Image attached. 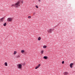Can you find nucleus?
I'll return each mask as SVG.
<instances>
[{
    "label": "nucleus",
    "instance_id": "0eeeda50",
    "mask_svg": "<svg viewBox=\"0 0 75 75\" xmlns=\"http://www.w3.org/2000/svg\"><path fill=\"white\" fill-rule=\"evenodd\" d=\"M44 52V50H42L40 52V53L41 54H43V53Z\"/></svg>",
    "mask_w": 75,
    "mask_h": 75
},
{
    "label": "nucleus",
    "instance_id": "2eb2a0df",
    "mask_svg": "<svg viewBox=\"0 0 75 75\" xmlns=\"http://www.w3.org/2000/svg\"><path fill=\"white\" fill-rule=\"evenodd\" d=\"M3 19H4V18H2L1 19V21H3Z\"/></svg>",
    "mask_w": 75,
    "mask_h": 75
},
{
    "label": "nucleus",
    "instance_id": "f03ea898",
    "mask_svg": "<svg viewBox=\"0 0 75 75\" xmlns=\"http://www.w3.org/2000/svg\"><path fill=\"white\" fill-rule=\"evenodd\" d=\"M20 2V1H18L14 4V6L16 8H18L20 5V4H19Z\"/></svg>",
    "mask_w": 75,
    "mask_h": 75
},
{
    "label": "nucleus",
    "instance_id": "5701e85b",
    "mask_svg": "<svg viewBox=\"0 0 75 75\" xmlns=\"http://www.w3.org/2000/svg\"><path fill=\"white\" fill-rule=\"evenodd\" d=\"M12 6H14V4L12 5Z\"/></svg>",
    "mask_w": 75,
    "mask_h": 75
},
{
    "label": "nucleus",
    "instance_id": "7ed1b4c3",
    "mask_svg": "<svg viewBox=\"0 0 75 75\" xmlns=\"http://www.w3.org/2000/svg\"><path fill=\"white\" fill-rule=\"evenodd\" d=\"M13 21V18H8L7 19V21L8 22H11Z\"/></svg>",
    "mask_w": 75,
    "mask_h": 75
},
{
    "label": "nucleus",
    "instance_id": "6e6552de",
    "mask_svg": "<svg viewBox=\"0 0 75 75\" xmlns=\"http://www.w3.org/2000/svg\"><path fill=\"white\" fill-rule=\"evenodd\" d=\"M43 58L44 59H48V57L47 56H45Z\"/></svg>",
    "mask_w": 75,
    "mask_h": 75
},
{
    "label": "nucleus",
    "instance_id": "b1692460",
    "mask_svg": "<svg viewBox=\"0 0 75 75\" xmlns=\"http://www.w3.org/2000/svg\"><path fill=\"white\" fill-rule=\"evenodd\" d=\"M22 3H23V1H22Z\"/></svg>",
    "mask_w": 75,
    "mask_h": 75
},
{
    "label": "nucleus",
    "instance_id": "423d86ee",
    "mask_svg": "<svg viewBox=\"0 0 75 75\" xmlns=\"http://www.w3.org/2000/svg\"><path fill=\"white\" fill-rule=\"evenodd\" d=\"M68 74V73L67 72H65L64 73V75H67Z\"/></svg>",
    "mask_w": 75,
    "mask_h": 75
},
{
    "label": "nucleus",
    "instance_id": "dca6fc26",
    "mask_svg": "<svg viewBox=\"0 0 75 75\" xmlns=\"http://www.w3.org/2000/svg\"><path fill=\"white\" fill-rule=\"evenodd\" d=\"M7 25V23H5L4 24V26H6V25Z\"/></svg>",
    "mask_w": 75,
    "mask_h": 75
},
{
    "label": "nucleus",
    "instance_id": "aec40b11",
    "mask_svg": "<svg viewBox=\"0 0 75 75\" xmlns=\"http://www.w3.org/2000/svg\"><path fill=\"white\" fill-rule=\"evenodd\" d=\"M55 28L54 27L52 29V31H53L54 30Z\"/></svg>",
    "mask_w": 75,
    "mask_h": 75
},
{
    "label": "nucleus",
    "instance_id": "39448f33",
    "mask_svg": "<svg viewBox=\"0 0 75 75\" xmlns=\"http://www.w3.org/2000/svg\"><path fill=\"white\" fill-rule=\"evenodd\" d=\"M74 65V64L73 63H71L70 64L69 66L71 68H72L73 67L72 66Z\"/></svg>",
    "mask_w": 75,
    "mask_h": 75
},
{
    "label": "nucleus",
    "instance_id": "412c9836",
    "mask_svg": "<svg viewBox=\"0 0 75 75\" xmlns=\"http://www.w3.org/2000/svg\"><path fill=\"white\" fill-rule=\"evenodd\" d=\"M35 7H36V8H38V6H37V5H36V6H35Z\"/></svg>",
    "mask_w": 75,
    "mask_h": 75
},
{
    "label": "nucleus",
    "instance_id": "a878e982",
    "mask_svg": "<svg viewBox=\"0 0 75 75\" xmlns=\"http://www.w3.org/2000/svg\"><path fill=\"white\" fill-rule=\"evenodd\" d=\"M33 14H34L33 15H35V13H33Z\"/></svg>",
    "mask_w": 75,
    "mask_h": 75
},
{
    "label": "nucleus",
    "instance_id": "f3484780",
    "mask_svg": "<svg viewBox=\"0 0 75 75\" xmlns=\"http://www.w3.org/2000/svg\"><path fill=\"white\" fill-rule=\"evenodd\" d=\"M41 65L40 64H39L38 65V66L37 67L39 68L40 67V66Z\"/></svg>",
    "mask_w": 75,
    "mask_h": 75
},
{
    "label": "nucleus",
    "instance_id": "ddd939ff",
    "mask_svg": "<svg viewBox=\"0 0 75 75\" xmlns=\"http://www.w3.org/2000/svg\"><path fill=\"white\" fill-rule=\"evenodd\" d=\"M41 39V38L40 37H39L38 39V41H40V40Z\"/></svg>",
    "mask_w": 75,
    "mask_h": 75
},
{
    "label": "nucleus",
    "instance_id": "f257e3e1",
    "mask_svg": "<svg viewBox=\"0 0 75 75\" xmlns=\"http://www.w3.org/2000/svg\"><path fill=\"white\" fill-rule=\"evenodd\" d=\"M22 64H18L17 65V67L18 69H21L22 68Z\"/></svg>",
    "mask_w": 75,
    "mask_h": 75
},
{
    "label": "nucleus",
    "instance_id": "4468645a",
    "mask_svg": "<svg viewBox=\"0 0 75 75\" xmlns=\"http://www.w3.org/2000/svg\"><path fill=\"white\" fill-rule=\"evenodd\" d=\"M47 47V46L46 45H44L43 47V48L44 49H46Z\"/></svg>",
    "mask_w": 75,
    "mask_h": 75
},
{
    "label": "nucleus",
    "instance_id": "4be33fe9",
    "mask_svg": "<svg viewBox=\"0 0 75 75\" xmlns=\"http://www.w3.org/2000/svg\"><path fill=\"white\" fill-rule=\"evenodd\" d=\"M64 61H63L62 62V64H64Z\"/></svg>",
    "mask_w": 75,
    "mask_h": 75
},
{
    "label": "nucleus",
    "instance_id": "9b49d317",
    "mask_svg": "<svg viewBox=\"0 0 75 75\" xmlns=\"http://www.w3.org/2000/svg\"><path fill=\"white\" fill-rule=\"evenodd\" d=\"M21 57L20 55H18L16 57V58H20Z\"/></svg>",
    "mask_w": 75,
    "mask_h": 75
},
{
    "label": "nucleus",
    "instance_id": "6ab92c4d",
    "mask_svg": "<svg viewBox=\"0 0 75 75\" xmlns=\"http://www.w3.org/2000/svg\"><path fill=\"white\" fill-rule=\"evenodd\" d=\"M28 18H31V17L30 16H29L28 17Z\"/></svg>",
    "mask_w": 75,
    "mask_h": 75
},
{
    "label": "nucleus",
    "instance_id": "a211bd4d",
    "mask_svg": "<svg viewBox=\"0 0 75 75\" xmlns=\"http://www.w3.org/2000/svg\"><path fill=\"white\" fill-rule=\"evenodd\" d=\"M38 68H39V67H38L37 66L35 67V69H38Z\"/></svg>",
    "mask_w": 75,
    "mask_h": 75
},
{
    "label": "nucleus",
    "instance_id": "9d476101",
    "mask_svg": "<svg viewBox=\"0 0 75 75\" xmlns=\"http://www.w3.org/2000/svg\"><path fill=\"white\" fill-rule=\"evenodd\" d=\"M17 52L16 51H14V52L13 53V55H15L16 54H17Z\"/></svg>",
    "mask_w": 75,
    "mask_h": 75
},
{
    "label": "nucleus",
    "instance_id": "20e7f679",
    "mask_svg": "<svg viewBox=\"0 0 75 75\" xmlns=\"http://www.w3.org/2000/svg\"><path fill=\"white\" fill-rule=\"evenodd\" d=\"M52 29H49L47 30V32L48 33H52Z\"/></svg>",
    "mask_w": 75,
    "mask_h": 75
},
{
    "label": "nucleus",
    "instance_id": "f8f14e48",
    "mask_svg": "<svg viewBox=\"0 0 75 75\" xmlns=\"http://www.w3.org/2000/svg\"><path fill=\"white\" fill-rule=\"evenodd\" d=\"M25 52V51L24 50H22L21 51V53H24Z\"/></svg>",
    "mask_w": 75,
    "mask_h": 75
},
{
    "label": "nucleus",
    "instance_id": "1a4fd4ad",
    "mask_svg": "<svg viewBox=\"0 0 75 75\" xmlns=\"http://www.w3.org/2000/svg\"><path fill=\"white\" fill-rule=\"evenodd\" d=\"M4 65L5 66L7 67V66L8 65L7 64V62H5L4 63Z\"/></svg>",
    "mask_w": 75,
    "mask_h": 75
},
{
    "label": "nucleus",
    "instance_id": "393cba45",
    "mask_svg": "<svg viewBox=\"0 0 75 75\" xmlns=\"http://www.w3.org/2000/svg\"><path fill=\"white\" fill-rule=\"evenodd\" d=\"M40 2V0H38Z\"/></svg>",
    "mask_w": 75,
    "mask_h": 75
}]
</instances>
